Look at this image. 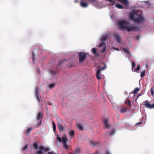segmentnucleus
Returning a JSON list of instances; mask_svg holds the SVG:
<instances>
[{
  "label": "nucleus",
  "mask_w": 154,
  "mask_h": 154,
  "mask_svg": "<svg viewBox=\"0 0 154 154\" xmlns=\"http://www.w3.org/2000/svg\"><path fill=\"white\" fill-rule=\"evenodd\" d=\"M118 26L121 29H127L128 32L131 31H136L140 30V27L137 26H130L129 23L125 20L118 22Z\"/></svg>",
  "instance_id": "nucleus-1"
},
{
  "label": "nucleus",
  "mask_w": 154,
  "mask_h": 154,
  "mask_svg": "<svg viewBox=\"0 0 154 154\" xmlns=\"http://www.w3.org/2000/svg\"><path fill=\"white\" fill-rule=\"evenodd\" d=\"M87 54L83 52H81L79 53L78 55L79 59V62L80 63H82L87 58Z\"/></svg>",
  "instance_id": "nucleus-2"
},
{
  "label": "nucleus",
  "mask_w": 154,
  "mask_h": 154,
  "mask_svg": "<svg viewBox=\"0 0 154 154\" xmlns=\"http://www.w3.org/2000/svg\"><path fill=\"white\" fill-rule=\"evenodd\" d=\"M33 146L35 149H37L38 148L43 150L44 151L47 152L49 151V149L47 147H45L43 146H40L38 148V145L36 142H34L33 144Z\"/></svg>",
  "instance_id": "nucleus-3"
},
{
  "label": "nucleus",
  "mask_w": 154,
  "mask_h": 154,
  "mask_svg": "<svg viewBox=\"0 0 154 154\" xmlns=\"http://www.w3.org/2000/svg\"><path fill=\"white\" fill-rule=\"evenodd\" d=\"M42 117V115H41V112H38V113L37 118V121L39 123L35 126V128H37L41 125Z\"/></svg>",
  "instance_id": "nucleus-4"
},
{
  "label": "nucleus",
  "mask_w": 154,
  "mask_h": 154,
  "mask_svg": "<svg viewBox=\"0 0 154 154\" xmlns=\"http://www.w3.org/2000/svg\"><path fill=\"white\" fill-rule=\"evenodd\" d=\"M63 139V147L66 149H68L69 147L67 143L68 142V139L66 135H64L62 137Z\"/></svg>",
  "instance_id": "nucleus-5"
},
{
  "label": "nucleus",
  "mask_w": 154,
  "mask_h": 154,
  "mask_svg": "<svg viewBox=\"0 0 154 154\" xmlns=\"http://www.w3.org/2000/svg\"><path fill=\"white\" fill-rule=\"evenodd\" d=\"M106 66L105 65L104 66L101 68V69H98L96 72V76L97 77L98 79L100 80L101 79V73L100 72V71L101 70H103L104 69L106 68Z\"/></svg>",
  "instance_id": "nucleus-6"
},
{
  "label": "nucleus",
  "mask_w": 154,
  "mask_h": 154,
  "mask_svg": "<svg viewBox=\"0 0 154 154\" xmlns=\"http://www.w3.org/2000/svg\"><path fill=\"white\" fill-rule=\"evenodd\" d=\"M89 2V0H81L80 5L83 8H86L88 6V2Z\"/></svg>",
  "instance_id": "nucleus-7"
},
{
  "label": "nucleus",
  "mask_w": 154,
  "mask_h": 154,
  "mask_svg": "<svg viewBox=\"0 0 154 154\" xmlns=\"http://www.w3.org/2000/svg\"><path fill=\"white\" fill-rule=\"evenodd\" d=\"M144 20L143 17L141 16H140L137 18L136 19L134 22L137 23H139L143 22L144 21Z\"/></svg>",
  "instance_id": "nucleus-8"
},
{
  "label": "nucleus",
  "mask_w": 154,
  "mask_h": 154,
  "mask_svg": "<svg viewBox=\"0 0 154 154\" xmlns=\"http://www.w3.org/2000/svg\"><path fill=\"white\" fill-rule=\"evenodd\" d=\"M143 103L144 104V105H145V106L147 108L152 109V108H154V104H150L148 102V100H146V101H144Z\"/></svg>",
  "instance_id": "nucleus-9"
},
{
  "label": "nucleus",
  "mask_w": 154,
  "mask_h": 154,
  "mask_svg": "<svg viewBox=\"0 0 154 154\" xmlns=\"http://www.w3.org/2000/svg\"><path fill=\"white\" fill-rule=\"evenodd\" d=\"M38 89V88L37 87L35 91V95L38 102L40 103V98L41 97L40 95L39 96V95Z\"/></svg>",
  "instance_id": "nucleus-10"
},
{
  "label": "nucleus",
  "mask_w": 154,
  "mask_h": 154,
  "mask_svg": "<svg viewBox=\"0 0 154 154\" xmlns=\"http://www.w3.org/2000/svg\"><path fill=\"white\" fill-rule=\"evenodd\" d=\"M114 37L118 43H120V40L121 38L120 36L118 34L116 33L114 35Z\"/></svg>",
  "instance_id": "nucleus-11"
},
{
  "label": "nucleus",
  "mask_w": 154,
  "mask_h": 154,
  "mask_svg": "<svg viewBox=\"0 0 154 154\" xmlns=\"http://www.w3.org/2000/svg\"><path fill=\"white\" fill-rule=\"evenodd\" d=\"M108 119H105L104 120V124L106 128H109V125L108 123Z\"/></svg>",
  "instance_id": "nucleus-12"
},
{
  "label": "nucleus",
  "mask_w": 154,
  "mask_h": 154,
  "mask_svg": "<svg viewBox=\"0 0 154 154\" xmlns=\"http://www.w3.org/2000/svg\"><path fill=\"white\" fill-rule=\"evenodd\" d=\"M58 126L60 131H63L64 130V127H63L61 125L59 124Z\"/></svg>",
  "instance_id": "nucleus-13"
},
{
  "label": "nucleus",
  "mask_w": 154,
  "mask_h": 154,
  "mask_svg": "<svg viewBox=\"0 0 154 154\" xmlns=\"http://www.w3.org/2000/svg\"><path fill=\"white\" fill-rule=\"evenodd\" d=\"M119 1L125 5H127L129 4V2L128 0H119Z\"/></svg>",
  "instance_id": "nucleus-14"
},
{
  "label": "nucleus",
  "mask_w": 154,
  "mask_h": 154,
  "mask_svg": "<svg viewBox=\"0 0 154 154\" xmlns=\"http://www.w3.org/2000/svg\"><path fill=\"white\" fill-rule=\"evenodd\" d=\"M130 17L131 20H134V21H135L136 19L135 18L134 13H131L130 15Z\"/></svg>",
  "instance_id": "nucleus-15"
},
{
  "label": "nucleus",
  "mask_w": 154,
  "mask_h": 154,
  "mask_svg": "<svg viewBox=\"0 0 154 154\" xmlns=\"http://www.w3.org/2000/svg\"><path fill=\"white\" fill-rule=\"evenodd\" d=\"M127 107L122 108L120 109V112L122 113H124L127 111Z\"/></svg>",
  "instance_id": "nucleus-16"
},
{
  "label": "nucleus",
  "mask_w": 154,
  "mask_h": 154,
  "mask_svg": "<svg viewBox=\"0 0 154 154\" xmlns=\"http://www.w3.org/2000/svg\"><path fill=\"white\" fill-rule=\"evenodd\" d=\"M75 134V132L73 130L70 131L69 132V134L71 138H72L74 136Z\"/></svg>",
  "instance_id": "nucleus-17"
},
{
  "label": "nucleus",
  "mask_w": 154,
  "mask_h": 154,
  "mask_svg": "<svg viewBox=\"0 0 154 154\" xmlns=\"http://www.w3.org/2000/svg\"><path fill=\"white\" fill-rule=\"evenodd\" d=\"M33 128H32V127H29L27 129L26 132V133L27 134H28L29 132H30L32 130Z\"/></svg>",
  "instance_id": "nucleus-18"
},
{
  "label": "nucleus",
  "mask_w": 154,
  "mask_h": 154,
  "mask_svg": "<svg viewBox=\"0 0 154 154\" xmlns=\"http://www.w3.org/2000/svg\"><path fill=\"white\" fill-rule=\"evenodd\" d=\"M115 130H112L111 131L110 133L109 134L108 132H106V134H108L109 135L112 136V135H113L115 134Z\"/></svg>",
  "instance_id": "nucleus-19"
},
{
  "label": "nucleus",
  "mask_w": 154,
  "mask_h": 154,
  "mask_svg": "<svg viewBox=\"0 0 154 154\" xmlns=\"http://www.w3.org/2000/svg\"><path fill=\"white\" fill-rule=\"evenodd\" d=\"M90 144L93 146H95L96 145L98 144V142H95L92 141H90Z\"/></svg>",
  "instance_id": "nucleus-20"
},
{
  "label": "nucleus",
  "mask_w": 154,
  "mask_h": 154,
  "mask_svg": "<svg viewBox=\"0 0 154 154\" xmlns=\"http://www.w3.org/2000/svg\"><path fill=\"white\" fill-rule=\"evenodd\" d=\"M80 152V149L79 148H77L76 149L75 152L74 154H79Z\"/></svg>",
  "instance_id": "nucleus-21"
},
{
  "label": "nucleus",
  "mask_w": 154,
  "mask_h": 154,
  "mask_svg": "<svg viewBox=\"0 0 154 154\" xmlns=\"http://www.w3.org/2000/svg\"><path fill=\"white\" fill-rule=\"evenodd\" d=\"M109 38L108 36L107 35H106L105 36H103V37H102L101 38V41H105L106 39L108 38Z\"/></svg>",
  "instance_id": "nucleus-22"
},
{
  "label": "nucleus",
  "mask_w": 154,
  "mask_h": 154,
  "mask_svg": "<svg viewBox=\"0 0 154 154\" xmlns=\"http://www.w3.org/2000/svg\"><path fill=\"white\" fill-rule=\"evenodd\" d=\"M89 2L92 3L94 5V3L97 4V2L96 0H89Z\"/></svg>",
  "instance_id": "nucleus-23"
},
{
  "label": "nucleus",
  "mask_w": 154,
  "mask_h": 154,
  "mask_svg": "<svg viewBox=\"0 0 154 154\" xmlns=\"http://www.w3.org/2000/svg\"><path fill=\"white\" fill-rule=\"evenodd\" d=\"M140 90L138 88H136L134 91L131 92V93H134V94H136Z\"/></svg>",
  "instance_id": "nucleus-24"
},
{
  "label": "nucleus",
  "mask_w": 154,
  "mask_h": 154,
  "mask_svg": "<svg viewBox=\"0 0 154 154\" xmlns=\"http://www.w3.org/2000/svg\"><path fill=\"white\" fill-rule=\"evenodd\" d=\"M116 6L119 9H122L123 8V7L122 5L119 4H117L116 5Z\"/></svg>",
  "instance_id": "nucleus-25"
},
{
  "label": "nucleus",
  "mask_w": 154,
  "mask_h": 154,
  "mask_svg": "<svg viewBox=\"0 0 154 154\" xmlns=\"http://www.w3.org/2000/svg\"><path fill=\"white\" fill-rule=\"evenodd\" d=\"M78 128L80 130H83V128L82 126L80 124H78L77 125Z\"/></svg>",
  "instance_id": "nucleus-26"
},
{
  "label": "nucleus",
  "mask_w": 154,
  "mask_h": 154,
  "mask_svg": "<svg viewBox=\"0 0 154 154\" xmlns=\"http://www.w3.org/2000/svg\"><path fill=\"white\" fill-rule=\"evenodd\" d=\"M92 51L94 54L97 55L96 49L95 48H92Z\"/></svg>",
  "instance_id": "nucleus-27"
},
{
  "label": "nucleus",
  "mask_w": 154,
  "mask_h": 154,
  "mask_svg": "<svg viewBox=\"0 0 154 154\" xmlns=\"http://www.w3.org/2000/svg\"><path fill=\"white\" fill-rule=\"evenodd\" d=\"M48 86L50 89H52L55 86V84L54 83L49 84Z\"/></svg>",
  "instance_id": "nucleus-28"
},
{
  "label": "nucleus",
  "mask_w": 154,
  "mask_h": 154,
  "mask_svg": "<svg viewBox=\"0 0 154 154\" xmlns=\"http://www.w3.org/2000/svg\"><path fill=\"white\" fill-rule=\"evenodd\" d=\"M52 124H53V131L54 132H55L56 131V125H55V124L54 122H53Z\"/></svg>",
  "instance_id": "nucleus-29"
},
{
  "label": "nucleus",
  "mask_w": 154,
  "mask_h": 154,
  "mask_svg": "<svg viewBox=\"0 0 154 154\" xmlns=\"http://www.w3.org/2000/svg\"><path fill=\"white\" fill-rule=\"evenodd\" d=\"M123 49L124 51L127 52L128 53V54L129 53V52L128 51V48H123Z\"/></svg>",
  "instance_id": "nucleus-30"
},
{
  "label": "nucleus",
  "mask_w": 154,
  "mask_h": 154,
  "mask_svg": "<svg viewBox=\"0 0 154 154\" xmlns=\"http://www.w3.org/2000/svg\"><path fill=\"white\" fill-rule=\"evenodd\" d=\"M105 45V43L104 42H102L99 44V47L100 48L102 46Z\"/></svg>",
  "instance_id": "nucleus-31"
},
{
  "label": "nucleus",
  "mask_w": 154,
  "mask_h": 154,
  "mask_svg": "<svg viewBox=\"0 0 154 154\" xmlns=\"http://www.w3.org/2000/svg\"><path fill=\"white\" fill-rule=\"evenodd\" d=\"M36 154H43V152L42 151V149L36 152Z\"/></svg>",
  "instance_id": "nucleus-32"
},
{
  "label": "nucleus",
  "mask_w": 154,
  "mask_h": 154,
  "mask_svg": "<svg viewBox=\"0 0 154 154\" xmlns=\"http://www.w3.org/2000/svg\"><path fill=\"white\" fill-rule=\"evenodd\" d=\"M32 55H33V57H32V59L33 60V63H34L35 61V53L34 52H32Z\"/></svg>",
  "instance_id": "nucleus-33"
},
{
  "label": "nucleus",
  "mask_w": 154,
  "mask_h": 154,
  "mask_svg": "<svg viewBox=\"0 0 154 154\" xmlns=\"http://www.w3.org/2000/svg\"><path fill=\"white\" fill-rule=\"evenodd\" d=\"M145 74V71H143L140 74V76L142 77L144 76Z\"/></svg>",
  "instance_id": "nucleus-34"
},
{
  "label": "nucleus",
  "mask_w": 154,
  "mask_h": 154,
  "mask_svg": "<svg viewBox=\"0 0 154 154\" xmlns=\"http://www.w3.org/2000/svg\"><path fill=\"white\" fill-rule=\"evenodd\" d=\"M57 139L60 142H63V139H62L59 136H57Z\"/></svg>",
  "instance_id": "nucleus-35"
},
{
  "label": "nucleus",
  "mask_w": 154,
  "mask_h": 154,
  "mask_svg": "<svg viewBox=\"0 0 154 154\" xmlns=\"http://www.w3.org/2000/svg\"><path fill=\"white\" fill-rule=\"evenodd\" d=\"M50 73L51 74L53 75H55L56 74L55 72L53 70H50Z\"/></svg>",
  "instance_id": "nucleus-36"
},
{
  "label": "nucleus",
  "mask_w": 154,
  "mask_h": 154,
  "mask_svg": "<svg viewBox=\"0 0 154 154\" xmlns=\"http://www.w3.org/2000/svg\"><path fill=\"white\" fill-rule=\"evenodd\" d=\"M126 103L127 104V105L129 106H130L131 105V101L130 100L128 101Z\"/></svg>",
  "instance_id": "nucleus-37"
},
{
  "label": "nucleus",
  "mask_w": 154,
  "mask_h": 154,
  "mask_svg": "<svg viewBox=\"0 0 154 154\" xmlns=\"http://www.w3.org/2000/svg\"><path fill=\"white\" fill-rule=\"evenodd\" d=\"M28 145H26L25 146H24L23 148V151L25 150H26L28 148Z\"/></svg>",
  "instance_id": "nucleus-38"
},
{
  "label": "nucleus",
  "mask_w": 154,
  "mask_h": 154,
  "mask_svg": "<svg viewBox=\"0 0 154 154\" xmlns=\"http://www.w3.org/2000/svg\"><path fill=\"white\" fill-rule=\"evenodd\" d=\"M151 93L152 95H153L154 94V92L153 90V88H151Z\"/></svg>",
  "instance_id": "nucleus-39"
},
{
  "label": "nucleus",
  "mask_w": 154,
  "mask_h": 154,
  "mask_svg": "<svg viewBox=\"0 0 154 154\" xmlns=\"http://www.w3.org/2000/svg\"><path fill=\"white\" fill-rule=\"evenodd\" d=\"M106 50V48L105 47H104L103 49L101 51V53H104Z\"/></svg>",
  "instance_id": "nucleus-40"
},
{
  "label": "nucleus",
  "mask_w": 154,
  "mask_h": 154,
  "mask_svg": "<svg viewBox=\"0 0 154 154\" xmlns=\"http://www.w3.org/2000/svg\"><path fill=\"white\" fill-rule=\"evenodd\" d=\"M48 154H56L54 152H49L48 153Z\"/></svg>",
  "instance_id": "nucleus-41"
},
{
  "label": "nucleus",
  "mask_w": 154,
  "mask_h": 154,
  "mask_svg": "<svg viewBox=\"0 0 154 154\" xmlns=\"http://www.w3.org/2000/svg\"><path fill=\"white\" fill-rule=\"evenodd\" d=\"M140 65H139L138 66L137 68L136 69V71H137L139 70H140Z\"/></svg>",
  "instance_id": "nucleus-42"
},
{
  "label": "nucleus",
  "mask_w": 154,
  "mask_h": 154,
  "mask_svg": "<svg viewBox=\"0 0 154 154\" xmlns=\"http://www.w3.org/2000/svg\"><path fill=\"white\" fill-rule=\"evenodd\" d=\"M140 38V35H137L135 37L136 39L138 40H139Z\"/></svg>",
  "instance_id": "nucleus-43"
},
{
  "label": "nucleus",
  "mask_w": 154,
  "mask_h": 154,
  "mask_svg": "<svg viewBox=\"0 0 154 154\" xmlns=\"http://www.w3.org/2000/svg\"><path fill=\"white\" fill-rule=\"evenodd\" d=\"M135 63L134 61L132 62V67L133 68H134L135 66Z\"/></svg>",
  "instance_id": "nucleus-44"
},
{
  "label": "nucleus",
  "mask_w": 154,
  "mask_h": 154,
  "mask_svg": "<svg viewBox=\"0 0 154 154\" xmlns=\"http://www.w3.org/2000/svg\"><path fill=\"white\" fill-rule=\"evenodd\" d=\"M105 154H110V153L108 150H106L105 152Z\"/></svg>",
  "instance_id": "nucleus-45"
},
{
  "label": "nucleus",
  "mask_w": 154,
  "mask_h": 154,
  "mask_svg": "<svg viewBox=\"0 0 154 154\" xmlns=\"http://www.w3.org/2000/svg\"><path fill=\"white\" fill-rule=\"evenodd\" d=\"M63 61H62L61 60H60V63H59V66H60L62 64V63H63Z\"/></svg>",
  "instance_id": "nucleus-46"
},
{
  "label": "nucleus",
  "mask_w": 154,
  "mask_h": 154,
  "mask_svg": "<svg viewBox=\"0 0 154 154\" xmlns=\"http://www.w3.org/2000/svg\"><path fill=\"white\" fill-rule=\"evenodd\" d=\"M141 94H139L137 95V99H137L138 98V97H140V96H141Z\"/></svg>",
  "instance_id": "nucleus-47"
},
{
  "label": "nucleus",
  "mask_w": 154,
  "mask_h": 154,
  "mask_svg": "<svg viewBox=\"0 0 154 154\" xmlns=\"http://www.w3.org/2000/svg\"><path fill=\"white\" fill-rule=\"evenodd\" d=\"M98 152L97 151H96L94 154H98Z\"/></svg>",
  "instance_id": "nucleus-48"
},
{
  "label": "nucleus",
  "mask_w": 154,
  "mask_h": 154,
  "mask_svg": "<svg viewBox=\"0 0 154 154\" xmlns=\"http://www.w3.org/2000/svg\"><path fill=\"white\" fill-rule=\"evenodd\" d=\"M48 105H52V103H48Z\"/></svg>",
  "instance_id": "nucleus-49"
},
{
  "label": "nucleus",
  "mask_w": 154,
  "mask_h": 154,
  "mask_svg": "<svg viewBox=\"0 0 154 154\" xmlns=\"http://www.w3.org/2000/svg\"><path fill=\"white\" fill-rule=\"evenodd\" d=\"M142 123V122H140L139 123H137V125H140V124H141Z\"/></svg>",
  "instance_id": "nucleus-50"
},
{
  "label": "nucleus",
  "mask_w": 154,
  "mask_h": 154,
  "mask_svg": "<svg viewBox=\"0 0 154 154\" xmlns=\"http://www.w3.org/2000/svg\"><path fill=\"white\" fill-rule=\"evenodd\" d=\"M115 49L117 51H119V49L118 48H115Z\"/></svg>",
  "instance_id": "nucleus-51"
},
{
  "label": "nucleus",
  "mask_w": 154,
  "mask_h": 154,
  "mask_svg": "<svg viewBox=\"0 0 154 154\" xmlns=\"http://www.w3.org/2000/svg\"><path fill=\"white\" fill-rule=\"evenodd\" d=\"M38 72L39 73H40V71H39V70L38 69Z\"/></svg>",
  "instance_id": "nucleus-52"
},
{
  "label": "nucleus",
  "mask_w": 154,
  "mask_h": 154,
  "mask_svg": "<svg viewBox=\"0 0 154 154\" xmlns=\"http://www.w3.org/2000/svg\"><path fill=\"white\" fill-rule=\"evenodd\" d=\"M75 2H78V1L77 0H75Z\"/></svg>",
  "instance_id": "nucleus-53"
},
{
  "label": "nucleus",
  "mask_w": 154,
  "mask_h": 154,
  "mask_svg": "<svg viewBox=\"0 0 154 154\" xmlns=\"http://www.w3.org/2000/svg\"><path fill=\"white\" fill-rule=\"evenodd\" d=\"M100 66H98V67H97V68H100Z\"/></svg>",
  "instance_id": "nucleus-54"
},
{
  "label": "nucleus",
  "mask_w": 154,
  "mask_h": 154,
  "mask_svg": "<svg viewBox=\"0 0 154 154\" xmlns=\"http://www.w3.org/2000/svg\"><path fill=\"white\" fill-rule=\"evenodd\" d=\"M146 67L147 68V67H148V66H147V65H146Z\"/></svg>",
  "instance_id": "nucleus-55"
}]
</instances>
